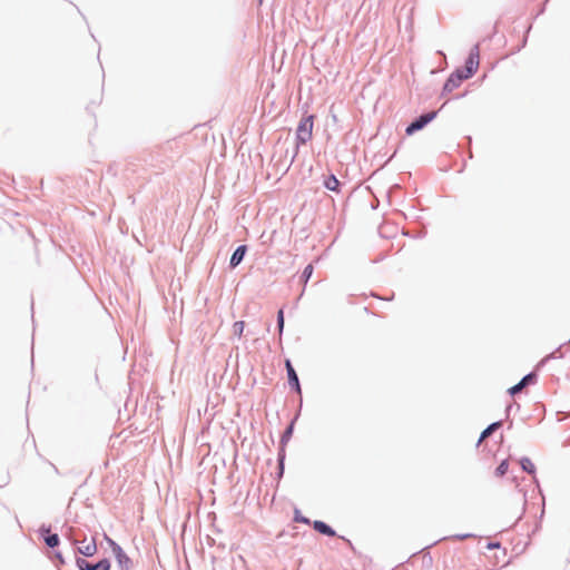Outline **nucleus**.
<instances>
[{"mask_svg":"<svg viewBox=\"0 0 570 570\" xmlns=\"http://www.w3.org/2000/svg\"><path fill=\"white\" fill-rule=\"evenodd\" d=\"M313 128H314V116L309 115L298 122L296 129V141L297 146L305 145L313 137Z\"/></svg>","mask_w":570,"mask_h":570,"instance_id":"obj_1","label":"nucleus"},{"mask_svg":"<svg viewBox=\"0 0 570 570\" xmlns=\"http://www.w3.org/2000/svg\"><path fill=\"white\" fill-rule=\"evenodd\" d=\"M479 63H480V49H479V46L476 45L471 49L469 57L465 61L464 68L460 69L459 71H463V77L469 79L478 70Z\"/></svg>","mask_w":570,"mask_h":570,"instance_id":"obj_2","label":"nucleus"},{"mask_svg":"<svg viewBox=\"0 0 570 570\" xmlns=\"http://www.w3.org/2000/svg\"><path fill=\"white\" fill-rule=\"evenodd\" d=\"M105 538H106L107 542L109 543L120 568L122 570H128L131 564V561L128 558V556L124 552L121 547L119 544H117L112 539H110L107 535Z\"/></svg>","mask_w":570,"mask_h":570,"instance_id":"obj_3","label":"nucleus"},{"mask_svg":"<svg viewBox=\"0 0 570 570\" xmlns=\"http://www.w3.org/2000/svg\"><path fill=\"white\" fill-rule=\"evenodd\" d=\"M436 117L435 111L428 112L425 115H422L419 119L413 121L407 128H406V135H412L415 131L422 129L425 127L430 121H432Z\"/></svg>","mask_w":570,"mask_h":570,"instance_id":"obj_4","label":"nucleus"},{"mask_svg":"<svg viewBox=\"0 0 570 570\" xmlns=\"http://www.w3.org/2000/svg\"><path fill=\"white\" fill-rule=\"evenodd\" d=\"M465 79L466 78L463 77V71H458L456 70L445 81L443 90L446 91V92H452L453 90L459 88L460 85L462 83V81L465 80Z\"/></svg>","mask_w":570,"mask_h":570,"instance_id":"obj_5","label":"nucleus"},{"mask_svg":"<svg viewBox=\"0 0 570 570\" xmlns=\"http://www.w3.org/2000/svg\"><path fill=\"white\" fill-rule=\"evenodd\" d=\"M285 367L287 371L289 386L293 387L298 394H301V385H299L298 376H297L296 371L294 370L289 360L285 361Z\"/></svg>","mask_w":570,"mask_h":570,"instance_id":"obj_6","label":"nucleus"},{"mask_svg":"<svg viewBox=\"0 0 570 570\" xmlns=\"http://www.w3.org/2000/svg\"><path fill=\"white\" fill-rule=\"evenodd\" d=\"M77 563L81 570H109L110 568V563L107 559H104L95 564L89 563L85 559H79Z\"/></svg>","mask_w":570,"mask_h":570,"instance_id":"obj_7","label":"nucleus"},{"mask_svg":"<svg viewBox=\"0 0 570 570\" xmlns=\"http://www.w3.org/2000/svg\"><path fill=\"white\" fill-rule=\"evenodd\" d=\"M78 550L81 554H83L86 557L94 556L97 552V544H96L95 539H92L89 542H86V540H83L81 542V546L78 548Z\"/></svg>","mask_w":570,"mask_h":570,"instance_id":"obj_8","label":"nucleus"},{"mask_svg":"<svg viewBox=\"0 0 570 570\" xmlns=\"http://www.w3.org/2000/svg\"><path fill=\"white\" fill-rule=\"evenodd\" d=\"M246 249L247 248L245 245H240L236 248V250L233 253V255L230 257V262H229L232 267H236L243 261Z\"/></svg>","mask_w":570,"mask_h":570,"instance_id":"obj_9","label":"nucleus"},{"mask_svg":"<svg viewBox=\"0 0 570 570\" xmlns=\"http://www.w3.org/2000/svg\"><path fill=\"white\" fill-rule=\"evenodd\" d=\"M313 528L317 532L328 535V537H334L336 534L335 531L331 527H328L326 523H324L323 521H314Z\"/></svg>","mask_w":570,"mask_h":570,"instance_id":"obj_10","label":"nucleus"},{"mask_svg":"<svg viewBox=\"0 0 570 570\" xmlns=\"http://www.w3.org/2000/svg\"><path fill=\"white\" fill-rule=\"evenodd\" d=\"M501 426V422H494L490 424L482 433L479 439V443H481L484 439H487L489 435H491L497 429Z\"/></svg>","mask_w":570,"mask_h":570,"instance_id":"obj_11","label":"nucleus"},{"mask_svg":"<svg viewBox=\"0 0 570 570\" xmlns=\"http://www.w3.org/2000/svg\"><path fill=\"white\" fill-rule=\"evenodd\" d=\"M324 185L328 190L337 191L340 187V181L334 175H332L325 180Z\"/></svg>","mask_w":570,"mask_h":570,"instance_id":"obj_12","label":"nucleus"},{"mask_svg":"<svg viewBox=\"0 0 570 570\" xmlns=\"http://www.w3.org/2000/svg\"><path fill=\"white\" fill-rule=\"evenodd\" d=\"M520 464L525 472H528L530 474L534 473L535 466L529 458L521 459Z\"/></svg>","mask_w":570,"mask_h":570,"instance_id":"obj_13","label":"nucleus"},{"mask_svg":"<svg viewBox=\"0 0 570 570\" xmlns=\"http://www.w3.org/2000/svg\"><path fill=\"white\" fill-rule=\"evenodd\" d=\"M508 469H509V462L508 460H503L499 466L495 469V475L498 478H501L507 472H508Z\"/></svg>","mask_w":570,"mask_h":570,"instance_id":"obj_14","label":"nucleus"},{"mask_svg":"<svg viewBox=\"0 0 570 570\" xmlns=\"http://www.w3.org/2000/svg\"><path fill=\"white\" fill-rule=\"evenodd\" d=\"M244 330H245V322L243 321H238V322H235L234 325H233V333L237 336V337H242L243 333H244Z\"/></svg>","mask_w":570,"mask_h":570,"instance_id":"obj_15","label":"nucleus"},{"mask_svg":"<svg viewBox=\"0 0 570 570\" xmlns=\"http://www.w3.org/2000/svg\"><path fill=\"white\" fill-rule=\"evenodd\" d=\"M45 541L50 548L57 547L59 544V538L57 534H49L45 538Z\"/></svg>","mask_w":570,"mask_h":570,"instance_id":"obj_16","label":"nucleus"},{"mask_svg":"<svg viewBox=\"0 0 570 570\" xmlns=\"http://www.w3.org/2000/svg\"><path fill=\"white\" fill-rule=\"evenodd\" d=\"M313 271H314V268H313V265H312V264H308V265L304 268V271H303V275H302L303 281H304V284H306V283H307V281L311 278V276H312V274H313Z\"/></svg>","mask_w":570,"mask_h":570,"instance_id":"obj_17","label":"nucleus"},{"mask_svg":"<svg viewBox=\"0 0 570 570\" xmlns=\"http://www.w3.org/2000/svg\"><path fill=\"white\" fill-rule=\"evenodd\" d=\"M277 325H278L279 334H282L283 328H284V312H283V309H279L277 313Z\"/></svg>","mask_w":570,"mask_h":570,"instance_id":"obj_18","label":"nucleus"},{"mask_svg":"<svg viewBox=\"0 0 570 570\" xmlns=\"http://www.w3.org/2000/svg\"><path fill=\"white\" fill-rule=\"evenodd\" d=\"M523 389H524V385L520 381L518 384H515L514 386L509 389V393L511 395H514V394L521 392Z\"/></svg>","mask_w":570,"mask_h":570,"instance_id":"obj_19","label":"nucleus"},{"mask_svg":"<svg viewBox=\"0 0 570 570\" xmlns=\"http://www.w3.org/2000/svg\"><path fill=\"white\" fill-rule=\"evenodd\" d=\"M294 520L296 522H301V523H305V524H308L309 523V520L305 517H303L298 510L295 511V517H294Z\"/></svg>","mask_w":570,"mask_h":570,"instance_id":"obj_20","label":"nucleus"},{"mask_svg":"<svg viewBox=\"0 0 570 570\" xmlns=\"http://www.w3.org/2000/svg\"><path fill=\"white\" fill-rule=\"evenodd\" d=\"M535 379V375L534 374H528L525 375L522 380H521V383L524 385V387L531 383L533 380Z\"/></svg>","mask_w":570,"mask_h":570,"instance_id":"obj_21","label":"nucleus"},{"mask_svg":"<svg viewBox=\"0 0 570 570\" xmlns=\"http://www.w3.org/2000/svg\"><path fill=\"white\" fill-rule=\"evenodd\" d=\"M499 547H500V544L498 542L489 543V546H488L489 549H495V548H499Z\"/></svg>","mask_w":570,"mask_h":570,"instance_id":"obj_22","label":"nucleus"}]
</instances>
